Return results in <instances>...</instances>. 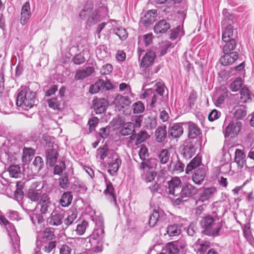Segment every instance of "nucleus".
Returning <instances> with one entry per match:
<instances>
[{
  "instance_id": "nucleus-1",
  "label": "nucleus",
  "mask_w": 254,
  "mask_h": 254,
  "mask_svg": "<svg viewBox=\"0 0 254 254\" xmlns=\"http://www.w3.org/2000/svg\"><path fill=\"white\" fill-rule=\"evenodd\" d=\"M200 225L205 234L208 236H218L223 223L219 218L208 215L201 219Z\"/></svg>"
},
{
  "instance_id": "nucleus-2",
  "label": "nucleus",
  "mask_w": 254,
  "mask_h": 254,
  "mask_svg": "<svg viewBox=\"0 0 254 254\" xmlns=\"http://www.w3.org/2000/svg\"><path fill=\"white\" fill-rule=\"evenodd\" d=\"M36 93L29 89L21 90L18 94L16 105L25 110H29L35 104Z\"/></svg>"
},
{
  "instance_id": "nucleus-3",
  "label": "nucleus",
  "mask_w": 254,
  "mask_h": 254,
  "mask_svg": "<svg viewBox=\"0 0 254 254\" xmlns=\"http://www.w3.org/2000/svg\"><path fill=\"white\" fill-rule=\"evenodd\" d=\"M198 193V189L190 183H185L181 188L179 197L174 198L172 201L174 205H179Z\"/></svg>"
},
{
  "instance_id": "nucleus-4",
  "label": "nucleus",
  "mask_w": 254,
  "mask_h": 254,
  "mask_svg": "<svg viewBox=\"0 0 254 254\" xmlns=\"http://www.w3.org/2000/svg\"><path fill=\"white\" fill-rule=\"evenodd\" d=\"M46 141L45 157L46 163L50 167H53L59 157V146L53 142L51 139L47 138Z\"/></svg>"
},
{
  "instance_id": "nucleus-5",
  "label": "nucleus",
  "mask_w": 254,
  "mask_h": 254,
  "mask_svg": "<svg viewBox=\"0 0 254 254\" xmlns=\"http://www.w3.org/2000/svg\"><path fill=\"white\" fill-rule=\"evenodd\" d=\"M104 236V220L102 217H98L95 219V228L90 239V243H95V241H102Z\"/></svg>"
},
{
  "instance_id": "nucleus-6",
  "label": "nucleus",
  "mask_w": 254,
  "mask_h": 254,
  "mask_svg": "<svg viewBox=\"0 0 254 254\" xmlns=\"http://www.w3.org/2000/svg\"><path fill=\"white\" fill-rule=\"evenodd\" d=\"M169 193L176 198L179 197L181 190V181L178 177H174L168 183Z\"/></svg>"
},
{
  "instance_id": "nucleus-7",
  "label": "nucleus",
  "mask_w": 254,
  "mask_h": 254,
  "mask_svg": "<svg viewBox=\"0 0 254 254\" xmlns=\"http://www.w3.org/2000/svg\"><path fill=\"white\" fill-rule=\"evenodd\" d=\"M196 148L194 143L190 141L186 142L182 146L181 154L186 159L191 158L196 153Z\"/></svg>"
},
{
  "instance_id": "nucleus-8",
  "label": "nucleus",
  "mask_w": 254,
  "mask_h": 254,
  "mask_svg": "<svg viewBox=\"0 0 254 254\" xmlns=\"http://www.w3.org/2000/svg\"><path fill=\"white\" fill-rule=\"evenodd\" d=\"M242 124L241 122L235 120L231 122L226 127L225 130V137H228L230 135L235 136L237 135L242 128Z\"/></svg>"
},
{
  "instance_id": "nucleus-9",
  "label": "nucleus",
  "mask_w": 254,
  "mask_h": 254,
  "mask_svg": "<svg viewBox=\"0 0 254 254\" xmlns=\"http://www.w3.org/2000/svg\"><path fill=\"white\" fill-rule=\"evenodd\" d=\"M109 106V102L105 98H96L93 100V108L97 114L104 113Z\"/></svg>"
},
{
  "instance_id": "nucleus-10",
  "label": "nucleus",
  "mask_w": 254,
  "mask_h": 254,
  "mask_svg": "<svg viewBox=\"0 0 254 254\" xmlns=\"http://www.w3.org/2000/svg\"><path fill=\"white\" fill-rule=\"evenodd\" d=\"M51 203L48 195L45 193L42 194V197L40 200L37 208L40 209L42 214H46L51 211Z\"/></svg>"
},
{
  "instance_id": "nucleus-11",
  "label": "nucleus",
  "mask_w": 254,
  "mask_h": 254,
  "mask_svg": "<svg viewBox=\"0 0 254 254\" xmlns=\"http://www.w3.org/2000/svg\"><path fill=\"white\" fill-rule=\"evenodd\" d=\"M130 103L131 101L129 97L123 96L120 94H117L113 100V104L118 108L120 112L125 107L129 106ZM123 111L124 112V111L123 110Z\"/></svg>"
},
{
  "instance_id": "nucleus-12",
  "label": "nucleus",
  "mask_w": 254,
  "mask_h": 254,
  "mask_svg": "<svg viewBox=\"0 0 254 254\" xmlns=\"http://www.w3.org/2000/svg\"><path fill=\"white\" fill-rule=\"evenodd\" d=\"M224 55L220 59V63L223 65H228L233 64L238 58L237 52L224 53Z\"/></svg>"
},
{
  "instance_id": "nucleus-13",
  "label": "nucleus",
  "mask_w": 254,
  "mask_h": 254,
  "mask_svg": "<svg viewBox=\"0 0 254 254\" xmlns=\"http://www.w3.org/2000/svg\"><path fill=\"white\" fill-rule=\"evenodd\" d=\"M216 192V189L215 187L204 188L202 192L199 194L198 201L204 202L208 201Z\"/></svg>"
},
{
  "instance_id": "nucleus-14",
  "label": "nucleus",
  "mask_w": 254,
  "mask_h": 254,
  "mask_svg": "<svg viewBox=\"0 0 254 254\" xmlns=\"http://www.w3.org/2000/svg\"><path fill=\"white\" fill-rule=\"evenodd\" d=\"M157 11L155 9L148 10L144 15V17L141 19V22L147 27L153 22H154L156 19Z\"/></svg>"
},
{
  "instance_id": "nucleus-15",
  "label": "nucleus",
  "mask_w": 254,
  "mask_h": 254,
  "mask_svg": "<svg viewBox=\"0 0 254 254\" xmlns=\"http://www.w3.org/2000/svg\"><path fill=\"white\" fill-rule=\"evenodd\" d=\"M155 58L156 54L155 52L152 51L148 52L142 59L140 63L141 67L146 68L152 65Z\"/></svg>"
},
{
  "instance_id": "nucleus-16",
  "label": "nucleus",
  "mask_w": 254,
  "mask_h": 254,
  "mask_svg": "<svg viewBox=\"0 0 254 254\" xmlns=\"http://www.w3.org/2000/svg\"><path fill=\"white\" fill-rule=\"evenodd\" d=\"M223 33L222 40H231L235 39L237 32L234 33V27L230 23L223 26Z\"/></svg>"
},
{
  "instance_id": "nucleus-17",
  "label": "nucleus",
  "mask_w": 254,
  "mask_h": 254,
  "mask_svg": "<svg viewBox=\"0 0 254 254\" xmlns=\"http://www.w3.org/2000/svg\"><path fill=\"white\" fill-rule=\"evenodd\" d=\"M31 15L30 4L28 2H25L22 5L21 11L20 22L22 24H26Z\"/></svg>"
},
{
  "instance_id": "nucleus-18",
  "label": "nucleus",
  "mask_w": 254,
  "mask_h": 254,
  "mask_svg": "<svg viewBox=\"0 0 254 254\" xmlns=\"http://www.w3.org/2000/svg\"><path fill=\"white\" fill-rule=\"evenodd\" d=\"M221 47L223 53H233L235 49L237 43L235 39L231 40H222Z\"/></svg>"
},
{
  "instance_id": "nucleus-19",
  "label": "nucleus",
  "mask_w": 254,
  "mask_h": 254,
  "mask_svg": "<svg viewBox=\"0 0 254 254\" xmlns=\"http://www.w3.org/2000/svg\"><path fill=\"white\" fill-rule=\"evenodd\" d=\"M107 84H109L111 86V83L110 82H106L103 79H100L94 84L90 86L89 92L91 94H95L98 92L102 88H106V89L108 90L110 87L106 86Z\"/></svg>"
},
{
  "instance_id": "nucleus-20",
  "label": "nucleus",
  "mask_w": 254,
  "mask_h": 254,
  "mask_svg": "<svg viewBox=\"0 0 254 254\" xmlns=\"http://www.w3.org/2000/svg\"><path fill=\"white\" fill-rule=\"evenodd\" d=\"M94 72V68L88 66L86 68L77 71L75 75V79L76 80H82L89 76Z\"/></svg>"
},
{
  "instance_id": "nucleus-21",
  "label": "nucleus",
  "mask_w": 254,
  "mask_h": 254,
  "mask_svg": "<svg viewBox=\"0 0 254 254\" xmlns=\"http://www.w3.org/2000/svg\"><path fill=\"white\" fill-rule=\"evenodd\" d=\"M169 136L172 138H178L183 133V128L179 124H174L168 130Z\"/></svg>"
},
{
  "instance_id": "nucleus-22",
  "label": "nucleus",
  "mask_w": 254,
  "mask_h": 254,
  "mask_svg": "<svg viewBox=\"0 0 254 254\" xmlns=\"http://www.w3.org/2000/svg\"><path fill=\"white\" fill-rule=\"evenodd\" d=\"M113 158L114 161L109 164L108 172L111 175L113 176L118 171L122 161L121 159L116 154L114 155Z\"/></svg>"
},
{
  "instance_id": "nucleus-23",
  "label": "nucleus",
  "mask_w": 254,
  "mask_h": 254,
  "mask_svg": "<svg viewBox=\"0 0 254 254\" xmlns=\"http://www.w3.org/2000/svg\"><path fill=\"white\" fill-rule=\"evenodd\" d=\"M170 28V25L165 20H160L154 27V32L157 33H164Z\"/></svg>"
},
{
  "instance_id": "nucleus-24",
  "label": "nucleus",
  "mask_w": 254,
  "mask_h": 254,
  "mask_svg": "<svg viewBox=\"0 0 254 254\" xmlns=\"http://www.w3.org/2000/svg\"><path fill=\"white\" fill-rule=\"evenodd\" d=\"M188 136L190 138H195L200 133L199 127L192 122L188 123Z\"/></svg>"
},
{
  "instance_id": "nucleus-25",
  "label": "nucleus",
  "mask_w": 254,
  "mask_h": 254,
  "mask_svg": "<svg viewBox=\"0 0 254 254\" xmlns=\"http://www.w3.org/2000/svg\"><path fill=\"white\" fill-rule=\"evenodd\" d=\"M6 229L8 232V235L9 237L11 238V241L13 243L14 248H16L17 247H18L19 238L18 236L16 234L14 227L12 224H11V226H9V225H7L6 226Z\"/></svg>"
},
{
  "instance_id": "nucleus-26",
  "label": "nucleus",
  "mask_w": 254,
  "mask_h": 254,
  "mask_svg": "<svg viewBox=\"0 0 254 254\" xmlns=\"http://www.w3.org/2000/svg\"><path fill=\"white\" fill-rule=\"evenodd\" d=\"M63 218L62 214L53 212L49 219V223L52 226H59L62 224Z\"/></svg>"
},
{
  "instance_id": "nucleus-27",
  "label": "nucleus",
  "mask_w": 254,
  "mask_h": 254,
  "mask_svg": "<svg viewBox=\"0 0 254 254\" xmlns=\"http://www.w3.org/2000/svg\"><path fill=\"white\" fill-rule=\"evenodd\" d=\"M205 177V171L204 169L196 170L192 175V180L197 185H200Z\"/></svg>"
},
{
  "instance_id": "nucleus-28",
  "label": "nucleus",
  "mask_w": 254,
  "mask_h": 254,
  "mask_svg": "<svg viewBox=\"0 0 254 254\" xmlns=\"http://www.w3.org/2000/svg\"><path fill=\"white\" fill-rule=\"evenodd\" d=\"M245 157V153L241 150L239 149L236 150L235 162L240 168H242L246 164Z\"/></svg>"
},
{
  "instance_id": "nucleus-29",
  "label": "nucleus",
  "mask_w": 254,
  "mask_h": 254,
  "mask_svg": "<svg viewBox=\"0 0 254 254\" xmlns=\"http://www.w3.org/2000/svg\"><path fill=\"white\" fill-rule=\"evenodd\" d=\"M93 8V3L92 1H88L83 6V9L79 13V17L84 19L86 18L87 16L90 15Z\"/></svg>"
},
{
  "instance_id": "nucleus-30",
  "label": "nucleus",
  "mask_w": 254,
  "mask_h": 254,
  "mask_svg": "<svg viewBox=\"0 0 254 254\" xmlns=\"http://www.w3.org/2000/svg\"><path fill=\"white\" fill-rule=\"evenodd\" d=\"M134 128L135 126L133 123L131 122L125 123L123 125L120 133L124 136L131 134L134 131Z\"/></svg>"
},
{
  "instance_id": "nucleus-31",
  "label": "nucleus",
  "mask_w": 254,
  "mask_h": 254,
  "mask_svg": "<svg viewBox=\"0 0 254 254\" xmlns=\"http://www.w3.org/2000/svg\"><path fill=\"white\" fill-rule=\"evenodd\" d=\"M166 127L164 125L158 127L155 133L157 141L159 142L163 141L166 137Z\"/></svg>"
},
{
  "instance_id": "nucleus-32",
  "label": "nucleus",
  "mask_w": 254,
  "mask_h": 254,
  "mask_svg": "<svg viewBox=\"0 0 254 254\" xmlns=\"http://www.w3.org/2000/svg\"><path fill=\"white\" fill-rule=\"evenodd\" d=\"M163 97L157 95L156 94H154L151 98H149L147 100L148 105L150 109H153L158 106L161 105Z\"/></svg>"
},
{
  "instance_id": "nucleus-33",
  "label": "nucleus",
  "mask_w": 254,
  "mask_h": 254,
  "mask_svg": "<svg viewBox=\"0 0 254 254\" xmlns=\"http://www.w3.org/2000/svg\"><path fill=\"white\" fill-rule=\"evenodd\" d=\"M26 197L30 200L33 202H38L40 198L41 199L42 194L39 191L32 189H29L27 193Z\"/></svg>"
},
{
  "instance_id": "nucleus-34",
  "label": "nucleus",
  "mask_w": 254,
  "mask_h": 254,
  "mask_svg": "<svg viewBox=\"0 0 254 254\" xmlns=\"http://www.w3.org/2000/svg\"><path fill=\"white\" fill-rule=\"evenodd\" d=\"M201 162V159L200 157L198 155L196 156L190 162L187 166L186 168V172L187 174H189L190 171L196 168L200 164Z\"/></svg>"
},
{
  "instance_id": "nucleus-35",
  "label": "nucleus",
  "mask_w": 254,
  "mask_h": 254,
  "mask_svg": "<svg viewBox=\"0 0 254 254\" xmlns=\"http://www.w3.org/2000/svg\"><path fill=\"white\" fill-rule=\"evenodd\" d=\"M72 199V195L70 192H64L61 196L60 204L63 207H66L69 205Z\"/></svg>"
},
{
  "instance_id": "nucleus-36",
  "label": "nucleus",
  "mask_w": 254,
  "mask_h": 254,
  "mask_svg": "<svg viewBox=\"0 0 254 254\" xmlns=\"http://www.w3.org/2000/svg\"><path fill=\"white\" fill-rule=\"evenodd\" d=\"M106 189L104 191L105 193L107 195L109 194L111 197V201H113L114 204L116 205V198L114 193V188L112 184L110 181H106Z\"/></svg>"
},
{
  "instance_id": "nucleus-37",
  "label": "nucleus",
  "mask_w": 254,
  "mask_h": 254,
  "mask_svg": "<svg viewBox=\"0 0 254 254\" xmlns=\"http://www.w3.org/2000/svg\"><path fill=\"white\" fill-rule=\"evenodd\" d=\"M170 153L169 150L167 149H163L161 150L158 155V157L160 162L161 164H166L169 160Z\"/></svg>"
},
{
  "instance_id": "nucleus-38",
  "label": "nucleus",
  "mask_w": 254,
  "mask_h": 254,
  "mask_svg": "<svg viewBox=\"0 0 254 254\" xmlns=\"http://www.w3.org/2000/svg\"><path fill=\"white\" fill-rule=\"evenodd\" d=\"M9 175L13 178H18L21 175L20 167L18 165H11L8 169Z\"/></svg>"
},
{
  "instance_id": "nucleus-39",
  "label": "nucleus",
  "mask_w": 254,
  "mask_h": 254,
  "mask_svg": "<svg viewBox=\"0 0 254 254\" xmlns=\"http://www.w3.org/2000/svg\"><path fill=\"white\" fill-rule=\"evenodd\" d=\"M167 234L169 236H178L181 233V227L178 224H173L167 227Z\"/></svg>"
},
{
  "instance_id": "nucleus-40",
  "label": "nucleus",
  "mask_w": 254,
  "mask_h": 254,
  "mask_svg": "<svg viewBox=\"0 0 254 254\" xmlns=\"http://www.w3.org/2000/svg\"><path fill=\"white\" fill-rule=\"evenodd\" d=\"M100 15L99 14V10L95 9L92 12L90 13L87 20V23L89 25L96 23L100 19Z\"/></svg>"
},
{
  "instance_id": "nucleus-41",
  "label": "nucleus",
  "mask_w": 254,
  "mask_h": 254,
  "mask_svg": "<svg viewBox=\"0 0 254 254\" xmlns=\"http://www.w3.org/2000/svg\"><path fill=\"white\" fill-rule=\"evenodd\" d=\"M135 135H136V138L135 145H138L149 137L147 131L143 130H141L137 134H135Z\"/></svg>"
},
{
  "instance_id": "nucleus-42",
  "label": "nucleus",
  "mask_w": 254,
  "mask_h": 254,
  "mask_svg": "<svg viewBox=\"0 0 254 254\" xmlns=\"http://www.w3.org/2000/svg\"><path fill=\"white\" fill-rule=\"evenodd\" d=\"M247 114L246 108L244 106H241L239 107L235 111L233 115L236 120L243 119Z\"/></svg>"
},
{
  "instance_id": "nucleus-43",
  "label": "nucleus",
  "mask_w": 254,
  "mask_h": 254,
  "mask_svg": "<svg viewBox=\"0 0 254 254\" xmlns=\"http://www.w3.org/2000/svg\"><path fill=\"white\" fill-rule=\"evenodd\" d=\"M223 15L224 17V19L222 21V26L230 23H233V19L234 18V15L230 14L227 9H224L222 12Z\"/></svg>"
},
{
  "instance_id": "nucleus-44",
  "label": "nucleus",
  "mask_w": 254,
  "mask_h": 254,
  "mask_svg": "<svg viewBox=\"0 0 254 254\" xmlns=\"http://www.w3.org/2000/svg\"><path fill=\"white\" fill-rule=\"evenodd\" d=\"M33 165L34 167V170L36 172H39L44 166V163L43 159L40 156H37L35 157Z\"/></svg>"
},
{
  "instance_id": "nucleus-45",
  "label": "nucleus",
  "mask_w": 254,
  "mask_h": 254,
  "mask_svg": "<svg viewBox=\"0 0 254 254\" xmlns=\"http://www.w3.org/2000/svg\"><path fill=\"white\" fill-rule=\"evenodd\" d=\"M242 84V78L238 77L230 84V88L233 92H236L241 88Z\"/></svg>"
},
{
  "instance_id": "nucleus-46",
  "label": "nucleus",
  "mask_w": 254,
  "mask_h": 254,
  "mask_svg": "<svg viewBox=\"0 0 254 254\" xmlns=\"http://www.w3.org/2000/svg\"><path fill=\"white\" fill-rule=\"evenodd\" d=\"M65 169V165L63 161H60L56 164L54 168V174L61 176L62 175L63 171Z\"/></svg>"
},
{
  "instance_id": "nucleus-47",
  "label": "nucleus",
  "mask_w": 254,
  "mask_h": 254,
  "mask_svg": "<svg viewBox=\"0 0 254 254\" xmlns=\"http://www.w3.org/2000/svg\"><path fill=\"white\" fill-rule=\"evenodd\" d=\"M133 112L134 114L142 113L144 112L145 107L141 101H137L132 105Z\"/></svg>"
},
{
  "instance_id": "nucleus-48",
  "label": "nucleus",
  "mask_w": 254,
  "mask_h": 254,
  "mask_svg": "<svg viewBox=\"0 0 254 254\" xmlns=\"http://www.w3.org/2000/svg\"><path fill=\"white\" fill-rule=\"evenodd\" d=\"M169 254H177L179 252V246L176 242L170 243L167 246Z\"/></svg>"
},
{
  "instance_id": "nucleus-49",
  "label": "nucleus",
  "mask_w": 254,
  "mask_h": 254,
  "mask_svg": "<svg viewBox=\"0 0 254 254\" xmlns=\"http://www.w3.org/2000/svg\"><path fill=\"white\" fill-rule=\"evenodd\" d=\"M183 35L184 32L182 30V27L180 26H178L176 28L172 30L170 34V38L172 40H175Z\"/></svg>"
},
{
  "instance_id": "nucleus-50",
  "label": "nucleus",
  "mask_w": 254,
  "mask_h": 254,
  "mask_svg": "<svg viewBox=\"0 0 254 254\" xmlns=\"http://www.w3.org/2000/svg\"><path fill=\"white\" fill-rule=\"evenodd\" d=\"M171 167L173 168V171H177L178 172H181L184 170L185 165L184 164L181 163L179 160L177 159L176 162L171 161L170 164Z\"/></svg>"
},
{
  "instance_id": "nucleus-51",
  "label": "nucleus",
  "mask_w": 254,
  "mask_h": 254,
  "mask_svg": "<svg viewBox=\"0 0 254 254\" xmlns=\"http://www.w3.org/2000/svg\"><path fill=\"white\" fill-rule=\"evenodd\" d=\"M108 154L109 151L106 145H104L103 147H99L97 149V156H98L101 160H104L108 156Z\"/></svg>"
},
{
  "instance_id": "nucleus-52",
  "label": "nucleus",
  "mask_w": 254,
  "mask_h": 254,
  "mask_svg": "<svg viewBox=\"0 0 254 254\" xmlns=\"http://www.w3.org/2000/svg\"><path fill=\"white\" fill-rule=\"evenodd\" d=\"M72 246L70 244L63 245L60 248V254H71Z\"/></svg>"
},
{
  "instance_id": "nucleus-53",
  "label": "nucleus",
  "mask_w": 254,
  "mask_h": 254,
  "mask_svg": "<svg viewBox=\"0 0 254 254\" xmlns=\"http://www.w3.org/2000/svg\"><path fill=\"white\" fill-rule=\"evenodd\" d=\"M114 32L121 40L126 39L127 36L126 30L122 27L114 29Z\"/></svg>"
},
{
  "instance_id": "nucleus-54",
  "label": "nucleus",
  "mask_w": 254,
  "mask_h": 254,
  "mask_svg": "<svg viewBox=\"0 0 254 254\" xmlns=\"http://www.w3.org/2000/svg\"><path fill=\"white\" fill-rule=\"evenodd\" d=\"M241 98L243 102H247L251 99V94L249 89L243 88L240 91Z\"/></svg>"
},
{
  "instance_id": "nucleus-55",
  "label": "nucleus",
  "mask_w": 254,
  "mask_h": 254,
  "mask_svg": "<svg viewBox=\"0 0 254 254\" xmlns=\"http://www.w3.org/2000/svg\"><path fill=\"white\" fill-rule=\"evenodd\" d=\"M49 106L55 110L59 109L61 104V100H58L57 98H53L48 100Z\"/></svg>"
},
{
  "instance_id": "nucleus-56",
  "label": "nucleus",
  "mask_w": 254,
  "mask_h": 254,
  "mask_svg": "<svg viewBox=\"0 0 254 254\" xmlns=\"http://www.w3.org/2000/svg\"><path fill=\"white\" fill-rule=\"evenodd\" d=\"M159 213L157 211L154 210L149 217V225L150 227H153L158 221Z\"/></svg>"
},
{
  "instance_id": "nucleus-57",
  "label": "nucleus",
  "mask_w": 254,
  "mask_h": 254,
  "mask_svg": "<svg viewBox=\"0 0 254 254\" xmlns=\"http://www.w3.org/2000/svg\"><path fill=\"white\" fill-rule=\"evenodd\" d=\"M42 214L41 213H36L31 216V220L34 224H36V223L41 224L44 222V219Z\"/></svg>"
},
{
  "instance_id": "nucleus-58",
  "label": "nucleus",
  "mask_w": 254,
  "mask_h": 254,
  "mask_svg": "<svg viewBox=\"0 0 254 254\" xmlns=\"http://www.w3.org/2000/svg\"><path fill=\"white\" fill-rule=\"evenodd\" d=\"M153 162H155V160L154 159H150L149 160L146 159L144 161H142L139 166L140 169L144 170L146 168H152L153 166L151 164Z\"/></svg>"
},
{
  "instance_id": "nucleus-59",
  "label": "nucleus",
  "mask_w": 254,
  "mask_h": 254,
  "mask_svg": "<svg viewBox=\"0 0 254 254\" xmlns=\"http://www.w3.org/2000/svg\"><path fill=\"white\" fill-rule=\"evenodd\" d=\"M99 121V119L96 117H93L89 120L88 124L89 126V129L90 132L95 130V128L97 126Z\"/></svg>"
},
{
  "instance_id": "nucleus-60",
  "label": "nucleus",
  "mask_w": 254,
  "mask_h": 254,
  "mask_svg": "<svg viewBox=\"0 0 254 254\" xmlns=\"http://www.w3.org/2000/svg\"><path fill=\"white\" fill-rule=\"evenodd\" d=\"M59 185L61 188L65 189L69 186L68 175L65 174L64 176L59 179Z\"/></svg>"
},
{
  "instance_id": "nucleus-61",
  "label": "nucleus",
  "mask_w": 254,
  "mask_h": 254,
  "mask_svg": "<svg viewBox=\"0 0 254 254\" xmlns=\"http://www.w3.org/2000/svg\"><path fill=\"white\" fill-rule=\"evenodd\" d=\"M95 245L91 249L95 253H101L103 250L102 241H95V243H91Z\"/></svg>"
},
{
  "instance_id": "nucleus-62",
  "label": "nucleus",
  "mask_w": 254,
  "mask_h": 254,
  "mask_svg": "<svg viewBox=\"0 0 254 254\" xmlns=\"http://www.w3.org/2000/svg\"><path fill=\"white\" fill-rule=\"evenodd\" d=\"M155 94L163 97V93L165 91L164 84L161 82H158L155 84Z\"/></svg>"
},
{
  "instance_id": "nucleus-63",
  "label": "nucleus",
  "mask_w": 254,
  "mask_h": 254,
  "mask_svg": "<svg viewBox=\"0 0 254 254\" xmlns=\"http://www.w3.org/2000/svg\"><path fill=\"white\" fill-rule=\"evenodd\" d=\"M96 55L98 58L102 60L108 56V53L104 47H99L96 51Z\"/></svg>"
},
{
  "instance_id": "nucleus-64",
  "label": "nucleus",
  "mask_w": 254,
  "mask_h": 254,
  "mask_svg": "<svg viewBox=\"0 0 254 254\" xmlns=\"http://www.w3.org/2000/svg\"><path fill=\"white\" fill-rule=\"evenodd\" d=\"M210 243L208 241H205L199 245L198 252L200 254H204L206 250L210 247Z\"/></svg>"
}]
</instances>
